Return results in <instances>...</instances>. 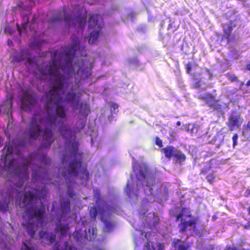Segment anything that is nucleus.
<instances>
[{
  "label": "nucleus",
  "mask_w": 250,
  "mask_h": 250,
  "mask_svg": "<svg viewBox=\"0 0 250 250\" xmlns=\"http://www.w3.org/2000/svg\"><path fill=\"white\" fill-rule=\"evenodd\" d=\"M71 39L72 44L65 47L63 52L60 54L58 62L55 58L57 54L55 51L54 56L49 64H42L38 66V70L42 75L54 77V80L50 83V90L45 93L46 102L44 108L46 116H43L41 111L35 112L30 120L26 132L28 138L34 140L42 134V141L40 149L50 147L53 142V128L61 123L59 129L62 135L65 139H68L72 135L71 129L63 124L66 120V113L61 104L65 80L64 76L59 71L61 68L63 70L66 66L69 68V72L73 69L72 61L79 47L80 41L75 35L72 36Z\"/></svg>",
  "instance_id": "obj_1"
},
{
  "label": "nucleus",
  "mask_w": 250,
  "mask_h": 250,
  "mask_svg": "<svg viewBox=\"0 0 250 250\" xmlns=\"http://www.w3.org/2000/svg\"><path fill=\"white\" fill-rule=\"evenodd\" d=\"M13 152L12 147L7 146L3 157V167L8 175H12L13 180L17 181V182L12 186H9L8 184V186L0 191V211L3 213L8 212L10 203L14 200V195L16 194L17 197L20 196L23 190V183L29 179L28 162L18 165L17 159L12 158L7 160L8 156L12 154Z\"/></svg>",
  "instance_id": "obj_2"
},
{
  "label": "nucleus",
  "mask_w": 250,
  "mask_h": 250,
  "mask_svg": "<svg viewBox=\"0 0 250 250\" xmlns=\"http://www.w3.org/2000/svg\"><path fill=\"white\" fill-rule=\"evenodd\" d=\"M47 193V190L44 185L41 189L31 188L24 193L22 202L29 218L26 224L22 225L26 227V231L31 238H33L35 234V227L42 225L45 210L44 207L34 208L31 205L37 199L45 198Z\"/></svg>",
  "instance_id": "obj_3"
},
{
  "label": "nucleus",
  "mask_w": 250,
  "mask_h": 250,
  "mask_svg": "<svg viewBox=\"0 0 250 250\" xmlns=\"http://www.w3.org/2000/svg\"><path fill=\"white\" fill-rule=\"evenodd\" d=\"M68 8L64 6L62 10L59 11L56 17H53L49 20L50 23L63 20L69 26L71 25L83 29L86 22L87 11L83 6L75 8L71 14L67 12Z\"/></svg>",
  "instance_id": "obj_4"
},
{
  "label": "nucleus",
  "mask_w": 250,
  "mask_h": 250,
  "mask_svg": "<svg viewBox=\"0 0 250 250\" xmlns=\"http://www.w3.org/2000/svg\"><path fill=\"white\" fill-rule=\"evenodd\" d=\"M72 155L75 158L78 156V159H75L69 164L68 174L73 175L75 177L79 175L80 178L88 181L90 179L89 173L87 169L86 165H83L82 154L78 153L79 144L78 142H74L71 145Z\"/></svg>",
  "instance_id": "obj_5"
},
{
  "label": "nucleus",
  "mask_w": 250,
  "mask_h": 250,
  "mask_svg": "<svg viewBox=\"0 0 250 250\" xmlns=\"http://www.w3.org/2000/svg\"><path fill=\"white\" fill-rule=\"evenodd\" d=\"M199 221L198 217L192 216L191 209L186 207L181 208L175 218L176 222L180 221L178 228L181 233H186L188 230L198 233L197 225Z\"/></svg>",
  "instance_id": "obj_6"
},
{
  "label": "nucleus",
  "mask_w": 250,
  "mask_h": 250,
  "mask_svg": "<svg viewBox=\"0 0 250 250\" xmlns=\"http://www.w3.org/2000/svg\"><path fill=\"white\" fill-rule=\"evenodd\" d=\"M88 28L93 29L88 39L89 44H94L99 36L104 23L102 17L98 14L91 15L88 21Z\"/></svg>",
  "instance_id": "obj_7"
},
{
  "label": "nucleus",
  "mask_w": 250,
  "mask_h": 250,
  "mask_svg": "<svg viewBox=\"0 0 250 250\" xmlns=\"http://www.w3.org/2000/svg\"><path fill=\"white\" fill-rule=\"evenodd\" d=\"M243 119L240 112L233 110L229 117L227 125L229 130H233L235 127H239L243 123Z\"/></svg>",
  "instance_id": "obj_8"
},
{
  "label": "nucleus",
  "mask_w": 250,
  "mask_h": 250,
  "mask_svg": "<svg viewBox=\"0 0 250 250\" xmlns=\"http://www.w3.org/2000/svg\"><path fill=\"white\" fill-rule=\"evenodd\" d=\"M230 25L224 27L223 29V34L222 35L221 41H226L228 43L230 42H238L240 40L238 35H236V34L232 35L233 27L231 25V21H230Z\"/></svg>",
  "instance_id": "obj_9"
},
{
  "label": "nucleus",
  "mask_w": 250,
  "mask_h": 250,
  "mask_svg": "<svg viewBox=\"0 0 250 250\" xmlns=\"http://www.w3.org/2000/svg\"><path fill=\"white\" fill-rule=\"evenodd\" d=\"M136 177L138 181H145L146 186L147 187L151 194L153 192L152 187L155 183V180L153 177L146 178V175L142 170H140L137 174Z\"/></svg>",
  "instance_id": "obj_10"
},
{
  "label": "nucleus",
  "mask_w": 250,
  "mask_h": 250,
  "mask_svg": "<svg viewBox=\"0 0 250 250\" xmlns=\"http://www.w3.org/2000/svg\"><path fill=\"white\" fill-rule=\"evenodd\" d=\"M36 103V100L31 95L25 94L21 100V109L24 110L30 109Z\"/></svg>",
  "instance_id": "obj_11"
},
{
  "label": "nucleus",
  "mask_w": 250,
  "mask_h": 250,
  "mask_svg": "<svg viewBox=\"0 0 250 250\" xmlns=\"http://www.w3.org/2000/svg\"><path fill=\"white\" fill-rule=\"evenodd\" d=\"M39 235L41 239H42L45 238L47 241L46 244L48 245H50L54 242L56 237L55 233H51L49 234L43 230H41L39 232Z\"/></svg>",
  "instance_id": "obj_12"
},
{
  "label": "nucleus",
  "mask_w": 250,
  "mask_h": 250,
  "mask_svg": "<svg viewBox=\"0 0 250 250\" xmlns=\"http://www.w3.org/2000/svg\"><path fill=\"white\" fill-rule=\"evenodd\" d=\"M198 98L199 99L204 100L206 102V104L209 106H211L213 105V104L216 101L215 97L212 94L209 93H206L199 95Z\"/></svg>",
  "instance_id": "obj_13"
},
{
  "label": "nucleus",
  "mask_w": 250,
  "mask_h": 250,
  "mask_svg": "<svg viewBox=\"0 0 250 250\" xmlns=\"http://www.w3.org/2000/svg\"><path fill=\"white\" fill-rule=\"evenodd\" d=\"M172 246L175 249L174 250H188V246L179 239H174Z\"/></svg>",
  "instance_id": "obj_14"
},
{
  "label": "nucleus",
  "mask_w": 250,
  "mask_h": 250,
  "mask_svg": "<svg viewBox=\"0 0 250 250\" xmlns=\"http://www.w3.org/2000/svg\"><path fill=\"white\" fill-rule=\"evenodd\" d=\"M162 150L166 157L168 160H170L172 157H173L177 149L173 146H169L163 148Z\"/></svg>",
  "instance_id": "obj_15"
},
{
  "label": "nucleus",
  "mask_w": 250,
  "mask_h": 250,
  "mask_svg": "<svg viewBox=\"0 0 250 250\" xmlns=\"http://www.w3.org/2000/svg\"><path fill=\"white\" fill-rule=\"evenodd\" d=\"M80 112L84 118L86 119L89 113L90 112L89 104L86 103L82 102L80 104Z\"/></svg>",
  "instance_id": "obj_16"
},
{
  "label": "nucleus",
  "mask_w": 250,
  "mask_h": 250,
  "mask_svg": "<svg viewBox=\"0 0 250 250\" xmlns=\"http://www.w3.org/2000/svg\"><path fill=\"white\" fill-rule=\"evenodd\" d=\"M61 208L62 209L61 216H62L64 214H67L70 211V202L69 200H67L63 201L61 204Z\"/></svg>",
  "instance_id": "obj_17"
},
{
  "label": "nucleus",
  "mask_w": 250,
  "mask_h": 250,
  "mask_svg": "<svg viewBox=\"0 0 250 250\" xmlns=\"http://www.w3.org/2000/svg\"><path fill=\"white\" fill-rule=\"evenodd\" d=\"M77 96V93L73 91V87H71L69 91H68L65 97L64 100L67 103H72Z\"/></svg>",
  "instance_id": "obj_18"
},
{
  "label": "nucleus",
  "mask_w": 250,
  "mask_h": 250,
  "mask_svg": "<svg viewBox=\"0 0 250 250\" xmlns=\"http://www.w3.org/2000/svg\"><path fill=\"white\" fill-rule=\"evenodd\" d=\"M173 158L176 161L180 164H182L185 161L186 156L181 151L177 149L174 153Z\"/></svg>",
  "instance_id": "obj_19"
},
{
  "label": "nucleus",
  "mask_w": 250,
  "mask_h": 250,
  "mask_svg": "<svg viewBox=\"0 0 250 250\" xmlns=\"http://www.w3.org/2000/svg\"><path fill=\"white\" fill-rule=\"evenodd\" d=\"M64 247L62 250H77V249L72 245H69L67 241L64 242ZM60 244L56 243L54 246V250H60Z\"/></svg>",
  "instance_id": "obj_20"
},
{
  "label": "nucleus",
  "mask_w": 250,
  "mask_h": 250,
  "mask_svg": "<svg viewBox=\"0 0 250 250\" xmlns=\"http://www.w3.org/2000/svg\"><path fill=\"white\" fill-rule=\"evenodd\" d=\"M55 230L56 232H60L61 236L65 235L67 233V228L61 224L57 225Z\"/></svg>",
  "instance_id": "obj_21"
},
{
  "label": "nucleus",
  "mask_w": 250,
  "mask_h": 250,
  "mask_svg": "<svg viewBox=\"0 0 250 250\" xmlns=\"http://www.w3.org/2000/svg\"><path fill=\"white\" fill-rule=\"evenodd\" d=\"M25 53L24 50L21 51L20 55L19 56H15L13 58V62H19L24 60L25 57L24 54Z\"/></svg>",
  "instance_id": "obj_22"
},
{
  "label": "nucleus",
  "mask_w": 250,
  "mask_h": 250,
  "mask_svg": "<svg viewBox=\"0 0 250 250\" xmlns=\"http://www.w3.org/2000/svg\"><path fill=\"white\" fill-rule=\"evenodd\" d=\"M156 233L154 232L148 231L145 233V237L147 242L151 241L153 240L152 237L156 236Z\"/></svg>",
  "instance_id": "obj_23"
},
{
  "label": "nucleus",
  "mask_w": 250,
  "mask_h": 250,
  "mask_svg": "<svg viewBox=\"0 0 250 250\" xmlns=\"http://www.w3.org/2000/svg\"><path fill=\"white\" fill-rule=\"evenodd\" d=\"M143 250H155V248L151 241L147 242L144 245Z\"/></svg>",
  "instance_id": "obj_24"
},
{
  "label": "nucleus",
  "mask_w": 250,
  "mask_h": 250,
  "mask_svg": "<svg viewBox=\"0 0 250 250\" xmlns=\"http://www.w3.org/2000/svg\"><path fill=\"white\" fill-rule=\"evenodd\" d=\"M42 162L44 165H50L51 163V159L48 158L46 154H42L41 156Z\"/></svg>",
  "instance_id": "obj_25"
},
{
  "label": "nucleus",
  "mask_w": 250,
  "mask_h": 250,
  "mask_svg": "<svg viewBox=\"0 0 250 250\" xmlns=\"http://www.w3.org/2000/svg\"><path fill=\"white\" fill-rule=\"evenodd\" d=\"M97 209L96 207H91L89 211V215L90 217L93 219H95L97 215Z\"/></svg>",
  "instance_id": "obj_26"
},
{
  "label": "nucleus",
  "mask_w": 250,
  "mask_h": 250,
  "mask_svg": "<svg viewBox=\"0 0 250 250\" xmlns=\"http://www.w3.org/2000/svg\"><path fill=\"white\" fill-rule=\"evenodd\" d=\"M213 105H211L210 107L213 108L214 110H216L219 112H222V106L218 103L217 101H216L214 103H213Z\"/></svg>",
  "instance_id": "obj_27"
},
{
  "label": "nucleus",
  "mask_w": 250,
  "mask_h": 250,
  "mask_svg": "<svg viewBox=\"0 0 250 250\" xmlns=\"http://www.w3.org/2000/svg\"><path fill=\"white\" fill-rule=\"evenodd\" d=\"M228 79L231 82H239L238 78L233 74L227 73Z\"/></svg>",
  "instance_id": "obj_28"
},
{
  "label": "nucleus",
  "mask_w": 250,
  "mask_h": 250,
  "mask_svg": "<svg viewBox=\"0 0 250 250\" xmlns=\"http://www.w3.org/2000/svg\"><path fill=\"white\" fill-rule=\"evenodd\" d=\"M206 179L208 183L212 184L215 181V176L213 173H210L207 176Z\"/></svg>",
  "instance_id": "obj_29"
},
{
  "label": "nucleus",
  "mask_w": 250,
  "mask_h": 250,
  "mask_svg": "<svg viewBox=\"0 0 250 250\" xmlns=\"http://www.w3.org/2000/svg\"><path fill=\"white\" fill-rule=\"evenodd\" d=\"M131 191V189L130 187V182H129V181H128L126 183V185L125 192L126 193V194L129 198L130 197Z\"/></svg>",
  "instance_id": "obj_30"
},
{
  "label": "nucleus",
  "mask_w": 250,
  "mask_h": 250,
  "mask_svg": "<svg viewBox=\"0 0 250 250\" xmlns=\"http://www.w3.org/2000/svg\"><path fill=\"white\" fill-rule=\"evenodd\" d=\"M23 249L24 250H36L33 247L28 246L25 242H23L22 243L21 250Z\"/></svg>",
  "instance_id": "obj_31"
},
{
  "label": "nucleus",
  "mask_w": 250,
  "mask_h": 250,
  "mask_svg": "<svg viewBox=\"0 0 250 250\" xmlns=\"http://www.w3.org/2000/svg\"><path fill=\"white\" fill-rule=\"evenodd\" d=\"M17 29L18 30L19 34L21 35L23 31L26 30V26L25 24H22L21 27L19 24L17 23Z\"/></svg>",
  "instance_id": "obj_32"
},
{
  "label": "nucleus",
  "mask_w": 250,
  "mask_h": 250,
  "mask_svg": "<svg viewBox=\"0 0 250 250\" xmlns=\"http://www.w3.org/2000/svg\"><path fill=\"white\" fill-rule=\"evenodd\" d=\"M192 66V63L190 62H188L186 64V72L188 74H191Z\"/></svg>",
  "instance_id": "obj_33"
},
{
  "label": "nucleus",
  "mask_w": 250,
  "mask_h": 250,
  "mask_svg": "<svg viewBox=\"0 0 250 250\" xmlns=\"http://www.w3.org/2000/svg\"><path fill=\"white\" fill-rule=\"evenodd\" d=\"M202 81L201 80H198L193 83V87L194 88L200 89L202 85Z\"/></svg>",
  "instance_id": "obj_34"
},
{
  "label": "nucleus",
  "mask_w": 250,
  "mask_h": 250,
  "mask_svg": "<svg viewBox=\"0 0 250 250\" xmlns=\"http://www.w3.org/2000/svg\"><path fill=\"white\" fill-rule=\"evenodd\" d=\"M238 136L237 134H234L232 136V141H233V148L237 145V140H238Z\"/></svg>",
  "instance_id": "obj_35"
},
{
  "label": "nucleus",
  "mask_w": 250,
  "mask_h": 250,
  "mask_svg": "<svg viewBox=\"0 0 250 250\" xmlns=\"http://www.w3.org/2000/svg\"><path fill=\"white\" fill-rule=\"evenodd\" d=\"M119 105L115 103H112L110 104V110L112 112H114L116 109H117Z\"/></svg>",
  "instance_id": "obj_36"
},
{
  "label": "nucleus",
  "mask_w": 250,
  "mask_h": 250,
  "mask_svg": "<svg viewBox=\"0 0 250 250\" xmlns=\"http://www.w3.org/2000/svg\"><path fill=\"white\" fill-rule=\"evenodd\" d=\"M155 144L159 147L163 146V143L162 140L158 137L155 138Z\"/></svg>",
  "instance_id": "obj_37"
},
{
  "label": "nucleus",
  "mask_w": 250,
  "mask_h": 250,
  "mask_svg": "<svg viewBox=\"0 0 250 250\" xmlns=\"http://www.w3.org/2000/svg\"><path fill=\"white\" fill-rule=\"evenodd\" d=\"M73 236L75 240L78 241L80 237L81 236V234L78 231L75 230L73 234Z\"/></svg>",
  "instance_id": "obj_38"
},
{
  "label": "nucleus",
  "mask_w": 250,
  "mask_h": 250,
  "mask_svg": "<svg viewBox=\"0 0 250 250\" xmlns=\"http://www.w3.org/2000/svg\"><path fill=\"white\" fill-rule=\"evenodd\" d=\"M4 32L6 33H8L10 35L12 34V30L11 27L10 26H6L4 28Z\"/></svg>",
  "instance_id": "obj_39"
},
{
  "label": "nucleus",
  "mask_w": 250,
  "mask_h": 250,
  "mask_svg": "<svg viewBox=\"0 0 250 250\" xmlns=\"http://www.w3.org/2000/svg\"><path fill=\"white\" fill-rule=\"evenodd\" d=\"M225 250H245L244 249H238L236 247H231L230 246H227L226 247Z\"/></svg>",
  "instance_id": "obj_40"
},
{
  "label": "nucleus",
  "mask_w": 250,
  "mask_h": 250,
  "mask_svg": "<svg viewBox=\"0 0 250 250\" xmlns=\"http://www.w3.org/2000/svg\"><path fill=\"white\" fill-rule=\"evenodd\" d=\"M134 242L136 246H138L141 243V241H140L139 239H138L136 237H134Z\"/></svg>",
  "instance_id": "obj_41"
},
{
  "label": "nucleus",
  "mask_w": 250,
  "mask_h": 250,
  "mask_svg": "<svg viewBox=\"0 0 250 250\" xmlns=\"http://www.w3.org/2000/svg\"><path fill=\"white\" fill-rule=\"evenodd\" d=\"M105 226L107 230L109 231L112 227V225L110 222H106L105 224Z\"/></svg>",
  "instance_id": "obj_42"
},
{
  "label": "nucleus",
  "mask_w": 250,
  "mask_h": 250,
  "mask_svg": "<svg viewBox=\"0 0 250 250\" xmlns=\"http://www.w3.org/2000/svg\"><path fill=\"white\" fill-rule=\"evenodd\" d=\"M245 196L246 197H250V188H248L245 193Z\"/></svg>",
  "instance_id": "obj_43"
},
{
  "label": "nucleus",
  "mask_w": 250,
  "mask_h": 250,
  "mask_svg": "<svg viewBox=\"0 0 250 250\" xmlns=\"http://www.w3.org/2000/svg\"><path fill=\"white\" fill-rule=\"evenodd\" d=\"M33 62L31 59L27 58L26 61V65L27 64H33Z\"/></svg>",
  "instance_id": "obj_44"
},
{
  "label": "nucleus",
  "mask_w": 250,
  "mask_h": 250,
  "mask_svg": "<svg viewBox=\"0 0 250 250\" xmlns=\"http://www.w3.org/2000/svg\"><path fill=\"white\" fill-rule=\"evenodd\" d=\"M81 126L79 127L80 129H83L85 125V121H80Z\"/></svg>",
  "instance_id": "obj_45"
},
{
  "label": "nucleus",
  "mask_w": 250,
  "mask_h": 250,
  "mask_svg": "<svg viewBox=\"0 0 250 250\" xmlns=\"http://www.w3.org/2000/svg\"><path fill=\"white\" fill-rule=\"evenodd\" d=\"M246 127L248 129V131H249V138L250 140V121H249L246 125Z\"/></svg>",
  "instance_id": "obj_46"
},
{
  "label": "nucleus",
  "mask_w": 250,
  "mask_h": 250,
  "mask_svg": "<svg viewBox=\"0 0 250 250\" xmlns=\"http://www.w3.org/2000/svg\"><path fill=\"white\" fill-rule=\"evenodd\" d=\"M158 250H165L164 247L162 246V245L159 243L158 245Z\"/></svg>",
  "instance_id": "obj_47"
},
{
  "label": "nucleus",
  "mask_w": 250,
  "mask_h": 250,
  "mask_svg": "<svg viewBox=\"0 0 250 250\" xmlns=\"http://www.w3.org/2000/svg\"><path fill=\"white\" fill-rule=\"evenodd\" d=\"M7 44H8V45H11L13 44V42L10 39H8L7 40Z\"/></svg>",
  "instance_id": "obj_48"
},
{
  "label": "nucleus",
  "mask_w": 250,
  "mask_h": 250,
  "mask_svg": "<svg viewBox=\"0 0 250 250\" xmlns=\"http://www.w3.org/2000/svg\"><path fill=\"white\" fill-rule=\"evenodd\" d=\"M243 227L245 229H249L250 228V226L249 224H248L247 225H245L243 226Z\"/></svg>",
  "instance_id": "obj_49"
},
{
  "label": "nucleus",
  "mask_w": 250,
  "mask_h": 250,
  "mask_svg": "<svg viewBox=\"0 0 250 250\" xmlns=\"http://www.w3.org/2000/svg\"><path fill=\"white\" fill-rule=\"evenodd\" d=\"M247 69L250 71V62L246 65Z\"/></svg>",
  "instance_id": "obj_50"
},
{
  "label": "nucleus",
  "mask_w": 250,
  "mask_h": 250,
  "mask_svg": "<svg viewBox=\"0 0 250 250\" xmlns=\"http://www.w3.org/2000/svg\"><path fill=\"white\" fill-rule=\"evenodd\" d=\"M246 85L247 86H250V79L246 83Z\"/></svg>",
  "instance_id": "obj_51"
},
{
  "label": "nucleus",
  "mask_w": 250,
  "mask_h": 250,
  "mask_svg": "<svg viewBox=\"0 0 250 250\" xmlns=\"http://www.w3.org/2000/svg\"><path fill=\"white\" fill-rule=\"evenodd\" d=\"M181 125V122H180V121H177V122H176V125H177V126H180V125Z\"/></svg>",
  "instance_id": "obj_52"
},
{
  "label": "nucleus",
  "mask_w": 250,
  "mask_h": 250,
  "mask_svg": "<svg viewBox=\"0 0 250 250\" xmlns=\"http://www.w3.org/2000/svg\"><path fill=\"white\" fill-rule=\"evenodd\" d=\"M65 155H64V156H63V158H62V163H64V162L65 161Z\"/></svg>",
  "instance_id": "obj_53"
},
{
  "label": "nucleus",
  "mask_w": 250,
  "mask_h": 250,
  "mask_svg": "<svg viewBox=\"0 0 250 250\" xmlns=\"http://www.w3.org/2000/svg\"><path fill=\"white\" fill-rule=\"evenodd\" d=\"M244 84V83L243 82H240V87H241Z\"/></svg>",
  "instance_id": "obj_54"
},
{
  "label": "nucleus",
  "mask_w": 250,
  "mask_h": 250,
  "mask_svg": "<svg viewBox=\"0 0 250 250\" xmlns=\"http://www.w3.org/2000/svg\"><path fill=\"white\" fill-rule=\"evenodd\" d=\"M246 244V242L245 241H243L242 242V243L241 244V246H243V245H245Z\"/></svg>",
  "instance_id": "obj_55"
},
{
  "label": "nucleus",
  "mask_w": 250,
  "mask_h": 250,
  "mask_svg": "<svg viewBox=\"0 0 250 250\" xmlns=\"http://www.w3.org/2000/svg\"><path fill=\"white\" fill-rule=\"evenodd\" d=\"M248 211L249 214L250 215V206L248 208Z\"/></svg>",
  "instance_id": "obj_56"
},
{
  "label": "nucleus",
  "mask_w": 250,
  "mask_h": 250,
  "mask_svg": "<svg viewBox=\"0 0 250 250\" xmlns=\"http://www.w3.org/2000/svg\"><path fill=\"white\" fill-rule=\"evenodd\" d=\"M140 231L142 235H143V234L145 233V232L143 230H141Z\"/></svg>",
  "instance_id": "obj_57"
},
{
  "label": "nucleus",
  "mask_w": 250,
  "mask_h": 250,
  "mask_svg": "<svg viewBox=\"0 0 250 250\" xmlns=\"http://www.w3.org/2000/svg\"><path fill=\"white\" fill-rule=\"evenodd\" d=\"M69 195L70 197H72L73 196V194L71 192V193H69Z\"/></svg>",
  "instance_id": "obj_58"
},
{
  "label": "nucleus",
  "mask_w": 250,
  "mask_h": 250,
  "mask_svg": "<svg viewBox=\"0 0 250 250\" xmlns=\"http://www.w3.org/2000/svg\"><path fill=\"white\" fill-rule=\"evenodd\" d=\"M96 250H105L103 249H101V248H97V249H96Z\"/></svg>",
  "instance_id": "obj_59"
},
{
  "label": "nucleus",
  "mask_w": 250,
  "mask_h": 250,
  "mask_svg": "<svg viewBox=\"0 0 250 250\" xmlns=\"http://www.w3.org/2000/svg\"><path fill=\"white\" fill-rule=\"evenodd\" d=\"M62 174H63V175L64 176H65V173H64V172H62Z\"/></svg>",
  "instance_id": "obj_60"
},
{
  "label": "nucleus",
  "mask_w": 250,
  "mask_h": 250,
  "mask_svg": "<svg viewBox=\"0 0 250 250\" xmlns=\"http://www.w3.org/2000/svg\"><path fill=\"white\" fill-rule=\"evenodd\" d=\"M248 224H249L250 226V220L248 222Z\"/></svg>",
  "instance_id": "obj_61"
},
{
  "label": "nucleus",
  "mask_w": 250,
  "mask_h": 250,
  "mask_svg": "<svg viewBox=\"0 0 250 250\" xmlns=\"http://www.w3.org/2000/svg\"><path fill=\"white\" fill-rule=\"evenodd\" d=\"M202 89L203 90H206V88H203Z\"/></svg>",
  "instance_id": "obj_62"
},
{
  "label": "nucleus",
  "mask_w": 250,
  "mask_h": 250,
  "mask_svg": "<svg viewBox=\"0 0 250 250\" xmlns=\"http://www.w3.org/2000/svg\"><path fill=\"white\" fill-rule=\"evenodd\" d=\"M78 103H79V101H77V102H76V104H78Z\"/></svg>",
  "instance_id": "obj_63"
},
{
  "label": "nucleus",
  "mask_w": 250,
  "mask_h": 250,
  "mask_svg": "<svg viewBox=\"0 0 250 250\" xmlns=\"http://www.w3.org/2000/svg\"><path fill=\"white\" fill-rule=\"evenodd\" d=\"M12 181V180H8V181H9H9Z\"/></svg>",
  "instance_id": "obj_64"
}]
</instances>
